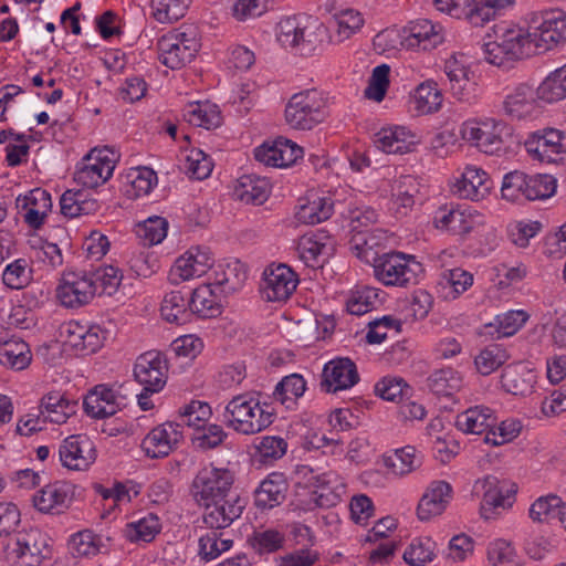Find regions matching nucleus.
Segmentation results:
<instances>
[{
  "label": "nucleus",
  "mask_w": 566,
  "mask_h": 566,
  "mask_svg": "<svg viewBox=\"0 0 566 566\" xmlns=\"http://www.w3.org/2000/svg\"><path fill=\"white\" fill-rule=\"evenodd\" d=\"M493 32L494 39L483 44L484 56L490 64L505 66L510 62L538 54L531 28L500 23L494 25Z\"/></svg>",
  "instance_id": "nucleus-1"
},
{
  "label": "nucleus",
  "mask_w": 566,
  "mask_h": 566,
  "mask_svg": "<svg viewBox=\"0 0 566 566\" xmlns=\"http://www.w3.org/2000/svg\"><path fill=\"white\" fill-rule=\"evenodd\" d=\"M274 421L273 411L262 406L250 392L234 396L226 406L223 422L241 434H254L266 429Z\"/></svg>",
  "instance_id": "nucleus-2"
},
{
  "label": "nucleus",
  "mask_w": 566,
  "mask_h": 566,
  "mask_svg": "<svg viewBox=\"0 0 566 566\" xmlns=\"http://www.w3.org/2000/svg\"><path fill=\"white\" fill-rule=\"evenodd\" d=\"M328 116V94L316 88L295 93L285 106L286 123L294 129L311 130Z\"/></svg>",
  "instance_id": "nucleus-3"
},
{
  "label": "nucleus",
  "mask_w": 566,
  "mask_h": 566,
  "mask_svg": "<svg viewBox=\"0 0 566 566\" xmlns=\"http://www.w3.org/2000/svg\"><path fill=\"white\" fill-rule=\"evenodd\" d=\"M374 275L385 286L408 287L418 282L422 265L413 255L402 252H384L373 265Z\"/></svg>",
  "instance_id": "nucleus-4"
},
{
  "label": "nucleus",
  "mask_w": 566,
  "mask_h": 566,
  "mask_svg": "<svg viewBox=\"0 0 566 566\" xmlns=\"http://www.w3.org/2000/svg\"><path fill=\"white\" fill-rule=\"evenodd\" d=\"M156 45L158 60L171 70H179L190 63L200 49L193 30L180 29L161 35Z\"/></svg>",
  "instance_id": "nucleus-5"
},
{
  "label": "nucleus",
  "mask_w": 566,
  "mask_h": 566,
  "mask_svg": "<svg viewBox=\"0 0 566 566\" xmlns=\"http://www.w3.org/2000/svg\"><path fill=\"white\" fill-rule=\"evenodd\" d=\"M50 556L48 537L39 528L19 532L7 547L11 566H40Z\"/></svg>",
  "instance_id": "nucleus-6"
},
{
  "label": "nucleus",
  "mask_w": 566,
  "mask_h": 566,
  "mask_svg": "<svg viewBox=\"0 0 566 566\" xmlns=\"http://www.w3.org/2000/svg\"><path fill=\"white\" fill-rule=\"evenodd\" d=\"M234 474L227 468H217L212 463L202 467L195 475L190 491L197 504L235 494L232 490Z\"/></svg>",
  "instance_id": "nucleus-7"
},
{
  "label": "nucleus",
  "mask_w": 566,
  "mask_h": 566,
  "mask_svg": "<svg viewBox=\"0 0 566 566\" xmlns=\"http://www.w3.org/2000/svg\"><path fill=\"white\" fill-rule=\"evenodd\" d=\"M117 157L108 147L92 149L78 164L74 180L90 189L104 185L113 176Z\"/></svg>",
  "instance_id": "nucleus-8"
},
{
  "label": "nucleus",
  "mask_w": 566,
  "mask_h": 566,
  "mask_svg": "<svg viewBox=\"0 0 566 566\" xmlns=\"http://www.w3.org/2000/svg\"><path fill=\"white\" fill-rule=\"evenodd\" d=\"M537 53H544L566 42V12L559 9L543 11L531 20Z\"/></svg>",
  "instance_id": "nucleus-9"
},
{
  "label": "nucleus",
  "mask_w": 566,
  "mask_h": 566,
  "mask_svg": "<svg viewBox=\"0 0 566 566\" xmlns=\"http://www.w3.org/2000/svg\"><path fill=\"white\" fill-rule=\"evenodd\" d=\"M505 124L495 118L468 119L460 127V136L470 145L488 155H494L502 150V132Z\"/></svg>",
  "instance_id": "nucleus-10"
},
{
  "label": "nucleus",
  "mask_w": 566,
  "mask_h": 566,
  "mask_svg": "<svg viewBox=\"0 0 566 566\" xmlns=\"http://www.w3.org/2000/svg\"><path fill=\"white\" fill-rule=\"evenodd\" d=\"M93 281L87 271H65L55 290L57 301L66 308L87 305L96 294Z\"/></svg>",
  "instance_id": "nucleus-11"
},
{
  "label": "nucleus",
  "mask_w": 566,
  "mask_h": 566,
  "mask_svg": "<svg viewBox=\"0 0 566 566\" xmlns=\"http://www.w3.org/2000/svg\"><path fill=\"white\" fill-rule=\"evenodd\" d=\"M400 44L415 52H429L444 42L443 27L429 19L420 18L409 21L400 31Z\"/></svg>",
  "instance_id": "nucleus-12"
},
{
  "label": "nucleus",
  "mask_w": 566,
  "mask_h": 566,
  "mask_svg": "<svg viewBox=\"0 0 566 566\" xmlns=\"http://www.w3.org/2000/svg\"><path fill=\"white\" fill-rule=\"evenodd\" d=\"M443 72L448 77L449 90L459 102L473 105L478 103L480 94L476 83L472 78V71L463 54H452L444 61Z\"/></svg>",
  "instance_id": "nucleus-13"
},
{
  "label": "nucleus",
  "mask_w": 566,
  "mask_h": 566,
  "mask_svg": "<svg viewBox=\"0 0 566 566\" xmlns=\"http://www.w3.org/2000/svg\"><path fill=\"white\" fill-rule=\"evenodd\" d=\"M484 223V217L473 207L444 206L433 216V224L438 230L453 235L463 237Z\"/></svg>",
  "instance_id": "nucleus-14"
},
{
  "label": "nucleus",
  "mask_w": 566,
  "mask_h": 566,
  "mask_svg": "<svg viewBox=\"0 0 566 566\" xmlns=\"http://www.w3.org/2000/svg\"><path fill=\"white\" fill-rule=\"evenodd\" d=\"M184 426L166 421L154 427L142 440L140 448L149 459H163L172 453L184 440Z\"/></svg>",
  "instance_id": "nucleus-15"
},
{
  "label": "nucleus",
  "mask_w": 566,
  "mask_h": 566,
  "mask_svg": "<svg viewBox=\"0 0 566 566\" xmlns=\"http://www.w3.org/2000/svg\"><path fill=\"white\" fill-rule=\"evenodd\" d=\"M300 279L285 263H272L263 272L262 294L268 302L287 301L295 292Z\"/></svg>",
  "instance_id": "nucleus-16"
},
{
  "label": "nucleus",
  "mask_w": 566,
  "mask_h": 566,
  "mask_svg": "<svg viewBox=\"0 0 566 566\" xmlns=\"http://www.w3.org/2000/svg\"><path fill=\"white\" fill-rule=\"evenodd\" d=\"M168 369L165 355L157 350H149L137 357L134 377L146 390L159 392L167 382Z\"/></svg>",
  "instance_id": "nucleus-17"
},
{
  "label": "nucleus",
  "mask_w": 566,
  "mask_h": 566,
  "mask_svg": "<svg viewBox=\"0 0 566 566\" xmlns=\"http://www.w3.org/2000/svg\"><path fill=\"white\" fill-rule=\"evenodd\" d=\"M277 42L300 55H312L316 49L315 34L306 25H302L296 17L281 19L275 29Z\"/></svg>",
  "instance_id": "nucleus-18"
},
{
  "label": "nucleus",
  "mask_w": 566,
  "mask_h": 566,
  "mask_svg": "<svg viewBox=\"0 0 566 566\" xmlns=\"http://www.w3.org/2000/svg\"><path fill=\"white\" fill-rule=\"evenodd\" d=\"M198 505L203 507V524L208 528L222 531L238 520L245 507L244 501L237 493Z\"/></svg>",
  "instance_id": "nucleus-19"
},
{
  "label": "nucleus",
  "mask_w": 566,
  "mask_h": 566,
  "mask_svg": "<svg viewBox=\"0 0 566 566\" xmlns=\"http://www.w3.org/2000/svg\"><path fill=\"white\" fill-rule=\"evenodd\" d=\"M62 465L69 470L85 471L96 460L93 441L84 434H73L63 440L59 448Z\"/></svg>",
  "instance_id": "nucleus-20"
},
{
  "label": "nucleus",
  "mask_w": 566,
  "mask_h": 566,
  "mask_svg": "<svg viewBox=\"0 0 566 566\" xmlns=\"http://www.w3.org/2000/svg\"><path fill=\"white\" fill-rule=\"evenodd\" d=\"M62 334L65 343L83 355L96 353L106 338V332L99 325H87L77 321L66 323Z\"/></svg>",
  "instance_id": "nucleus-21"
},
{
  "label": "nucleus",
  "mask_w": 566,
  "mask_h": 566,
  "mask_svg": "<svg viewBox=\"0 0 566 566\" xmlns=\"http://www.w3.org/2000/svg\"><path fill=\"white\" fill-rule=\"evenodd\" d=\"M212 256L208 249L191 248L179 256L170 270L169 280L174 284L200 277L212 268Z\"/></svg>",
  "instance_id": "nucleus-22"
},
{
  "label": "nucleus",
  "mask_w": 566,
  "mask_h": 566,
  "mask_svg": "<svg viewBox=\"0 0 566 566\" xmlns=\"http://www.w3.org/2000/svg\"><path fill=\"white\" fill-rule=\"evenodd\" d=\"M322 377V387L327 392L349 389L359 381L357 367L347 357H337L326 363Z\"/></svg>",
  "instance_id": "nucleus-23"
},
{
  "label": "nucleus",
  "mask_w": 566,
  "mask_h": 566,
  "mask_svg": "<svg viewBox=\"0 0 566 566\" xmlns=\"http://www.w3.org/2000/svg\"><path fill=\"white\" fill-rule=\"evenodd\" d=\"M303 156V149L285 138L265 142L254 149V158L272 167H287Z\"/></svg>",
  "instance_id": "nucleus-24"
},
{
  "label": "nucleus",
  "mask_w": 566,
  "mask_h": 566,
  "mask_svg": "<svg viewBox=\"0 0 566 566\" xmlns=\"http://www.w3.org/2000/svg\"><path fill=\"white\" fill-rule=\"evenodd\" d=\"M492 182L486 171L475 165H467L452 187L453 193L463 199L479 201L491 190Z\"/></svg>",
  "instance_id": "nucleus-25"
},
{
  "label": "nucleus",
  "mask_w": 566,
  "mask_h": 566,
  "mask_svg": "<svg viewBox=\"0 0 566 566\" xmlns=\"http://www.w3.org/2000/svg\"><path fill=\"white\" fill-rule=\"evenodd\" d=\"M538 101L536 91L526 83L511 88L503 99V111L511 119H524L537 113Z\"/></svg>",
  "instance_id": "nucleus-26"
},
{
  "label": "nucleus",
  "mask_w": 566,
  "mask_h": 566,
  "mask_svg": "<svg viewBox=\"0 0 566 566\" xmlns=\"http://www.w3.org/2000/svg\"><path fill=\"white\" fill-rule=\"evenodd\" d=\"M333 210L334 201L331 197L311 190L298 199L295 218L303 224H317L329 219Z\"/></svg>",
  "instance_id": "nucleus-27"
},
{
  "label": "nucleus",
  "mask_w": 566,
  "mask_h": 566,
  "mask_svg": "<svg viewBox=\"0 0 566 566\" xmlns=\"http://www.w3.org/2000/svg\"><path fill=\"white\" fill-rule=\"evenodd\" d=\"M563 133L548 128L542 133L533 134L526 142L527 153L541 163H555L557 156L564 151Z\"/></svg>",
  "instance_id": "nucleus-28"
},
{
  "label": "nucleus",
  "mask_w": 566,
  "mask_h": 566,
  "mask_svg": "<svg viewBox=\"0 0 566 566\" xmlns=\"http://www.w3.org/2000/svg\"><path fill=\"white\" fill-rule=\"evenodd\" d=\"M34 507L42 513L60 514L72 501L69 484L56 481L44 485L32 497Z\"/></svg>",
  "instance_id": "nucleus-29"
},
{
  "label": "nucleus",
  "mask_w": 566,
  "mask_h": 566,
  "mask_svg": "<svg viewBox=\"0 0 566 566\" xmlns=\"http://www.w3.org/2000/svg\"><path fill=\"white\" fill-rule=\"evenodd\" d=\"M388 238L381 229L370 231H358L350 239L352 252L361 261L371 266L381 258Z\"/></svg>",
  "instance_id": "nucleus-30"
},
{
  "label": "nucleus",
  "mask_w": 566,
  "mask_h": 566,
  "mask_svg": "<svg viewBox=\"0 0 566 566\" xmlns=\"http://www.w3.org/2000/svg\"><path fill=\"white\" fill-rule=\"evenodd\" d=\"M452 486L446 481H432L422 495L417 514L421 521H428L440 515L452 499Z\"/></svg>",
  "instance_id": "nucleus-31"
},
{
  "label": "nucleus",
  "mask_w": 566,
  "mask_h": 566,
  "mask_svg": "<svg viewBox=\"0 0 566 566\" xmlns=\"http://www.w3.org/2000/svg\"><path fill=\"white\" fill-rule=\"evenodd\" d=\"M373 142L384 153L400 155L412 151L417 144L416 135L402 126L381 128Z\"/></svg>",
  "instance_id": "nucleus-32"
},
{
  "label": "nucleus",
  "mask_w": 566,
  "mask_h": 566,
  "mask_svg": "<svg viewBox=\"0 0 566 566\" xmlns=\"http://www.w3.org/2000/svg\"><path fill=\"white\" fill-rule=\"evenodd\" d=\"M85 412L92 418H107L119 410L118 394L107 385H97L83 401Z\"/></svg>",
  "instance_id": "nucleus-33"
},
{
  "label": "nucleus",
  "mask_w": 566,
  "mask_h": 566,
  "mask_svg": "<svg viewBox=\"0 0 566 566\" xmlns=\"http://www.w3.org/2000/svg\"><path fill=\"white\" fill-rule=\"evenodd\" d=\"M494 411L483 405L473 406L455 417V427L467 434L488 433L496 424Z\"/></svg>",
  "instance_id": "nucleus-34"
},
{
  "label": "nucleus",
  "mask_w": 566,
  "mask_h": 566,
  "mask_svg": "<svg viewBox=\"0 0 566 566\" xmlns=\"http://www.w3.org/2000/svg\"><path fill=\"white\" fill-rule=\"evenodd\" d=\"M289 490V483L283 473L269 474L255 490L254 503L261 510H270L281 505Z\"/></svg>",
  "instance_id": "nucleus-35"
},
{
  "label": "nucleus",
  "mask_w": 566,
  "mask_h": 566,
  "mask_svg": "<svg viewBox=\"0 0 566 566\" xmlns=\"http://www.w3.org/2000/svg\"><path fill=\"white\" fill-rule=\"evenodd\" d=\"M77 406V401L69 398L65 394L52 391L41 399L40 412L44 420L62 424L76 413Z\"/></svg>",
  "instance_id": "nucleus-36"
},
{
  "label": "nucleus",
  "mask_w": 566,
  "mask_h": 566,
  "mask_svg": "<svg viewBox=\"0 0 566 566\" xmlns=\"http://www.w3.org/2000/svg\"><path fill=\"white\" fill-rule=\"evenodd\" d=\"M212 280L209 284L220 290V293H233L239 290L248 277L244 265L234 260L227 263H218L212 265Z\"/></svg>",
  "instance_id": "nucleus-37"
},
{
  "label": "nucleus",
  "mask_w": 566,
  "mask_h": 566,
  "mask_svg": "<svg viewBox=\"0 0 566 566\" xmlns=\"http://www.w3.org/2000/svg\"><path fill=\"white\" fill-rule=\"evenodd\" d=\"M182 117L190 125L206 129L217 128L222 123L221 111L209 101L187 104L182 109Z\"/></svg>",
  "instance_id": "nucleus-38"
},
{
  "label": "nucleus",
  "mask_w": 566,
  "mask_h": 566,
  "mask_svg": "<svg viewBox=\"0 0 566 566\" xmlns=\"http://www.w3.org/2000/svg\"><path fill=\"white\" fill-rule=\"evenodd\" d=\"M306 381L300 374H291L279 381L273 390L272 398L287 410H295L298 400L304 396Z\"/></svg>",
  "instance_id": "nucleus-39"
},
{
  "label": "nucleus",
  "mask_w": 566,
  "mask_h": 566,
  "mask_svg": "<svg viewBox=\"0 0 566 566\" xmlns=\"http://www.w3.org/2000/svg\"><path fill=\"white\" fill-rule=\"evenodd\" d=\"M535 375L524 364L509 365L501 375L502 387L512 395L525 396L532 392Z\"/></svg>",
  "instance_id": "nucleus-40"
},
{
  "label": "nucleus",
  "mask_w": 566,
  "mask_h": 566,
  "mask_svg": "<svg viewBox=\"0 0 566 566\" xmlns=\"http://www.w3.org/2000/svg\"><path fill=\"white\" fill-rule=\"evenodd\" d=\"M109 538L95 534L91 530H83L73 534L69 541V548L74 556L92 557L106 553L109 547Z\"/></svg>",
  "instance_id": "nucleus-41"
},
{
  "label": "nucleus",
  "mask_w": 566,
  "mask_h": 566,
  "mask_svg": "<svg viewBox=\"0 0 566 566\" xmlns=\"http://www.w3.org/2000/svg\"><path fill=\"white\" fill-rule=\"evenodd\" d=\"M271 186L266 178L244 175L238 179L234 195L245 203L262 205L270 196Z\"/></svg>",
  "instance_id": "nucleus-42"
},
{
  "label": "nucleus",
  "mask_w": 566,
  "mask_h": 566,
  "mask_svg": "<svg viewBox=\"0 0 566 566\" xmlns=\"http://www.w3.org/2000/svg\"><path fill=\"white\" fill-rule=\"evenodd\" d=\"M328 237L324 233L308 232L302 235L296 245L300 260L306 266L318 268L321 265L319 258L326 254Z\"/></svg>",
  "instance_id": "nucleus-43"
},
{
  "label": "nucleus",
  "mask_w": 566,
  "mask_h": 566,
  "mask_svg": "<svg viewBox=\"0 0 566 566\" xmlns=\"http://www.w3.org/2000/svg\"><path fill=\"white\" fill-rule=\"evenodd\" d=\"M161 317L177 325L185 324L191 316L189 300L181 291L165 294L160 305Z\"/></svg>",
  "instance_id": "nucleus-44"
},
{
  "label": "nucleus",
  "mask_w": 566,
  "mask_h": 566,
  "mask_svg": "<svg viewBox=\"0 0 566 566\" xmlns=\"http://www.w3.org/2000/svg\"><path fill=\"white\" fill-rule=\"evenodd\" d=\"M232 545L233 539L229 535V532L209 528V531L199 538V556L203 560L210 562L229 551Z\"/></svg>",
  "instance_id": "nucleus-45"
},
{
  "label": "nucleus",
  "mask_w": 566,
  "mask_h": 566,
  "mask_svg": "<svg viewBox=\"0 0 566 566\" xmlns=\"http://www.w3.org/2000/svg\"><path fill=\"white\" fill-rule=\"evenodd\" d=\"M537 98L544 103H556L566 98V63L551 72L536 88Z\"/></svg>",
  "instance_id": "nucleus-46"
},
{
  "label": "nucleus",
  "mask_w": 566,
  "mask_h": 566,
  "mask_svg": "<svg viewBox=\"0 0 566 566\" xmlns=\"http://www.w3.org/2000/svg\"><path fill=\"white\" fill-rule=\"evenodd\" d=\"M160 530L159 517L154 513H148L139 520L126 524L124 533L129 542L150 543L160 533Z\"/></svg>",
  "instance_id": "nucleus-47"
},
{
  "label": "nucleus",
  "mask_w": 566,
  "mask_h": 566,
  "mask_svg": "<svg viewBox=\"0 0 566 566\" xmlns=\"http://www.w3.org/2000/svg\"><path fill=\"white\" fill-rule=\"evenodd\" d=\"M463 385L461 374L453 368L434 370L427 378L428 388L437 396H451L459 391Z\"/></svg>",
  "instance_id": "nucleus-48"
},
{
  "label": "nucleus",
  "mask_w": 566,
  "mask_h": 566,
  "mask_svg": "<svg viewBox=\"0 0 566 566\" xmlns=\"http://www.w3.org/2000/svg\"><path fill=\"white\" fill-rule=\"evenodd\" d=\"M565 504L555 494H548L535 500L528 510L530 518L535 523H549L558 517L560 520Z\"/></svg>",
  "instance_id": "nucleus-49"
},
{
  "label": "nucleus",
  "mask_w": 566,
  "mask_h": 566,
  "mask_svg": "<svg viewBox=\"0 0 566 566\" xmlns=\"http://www.w3.org/2000/svg\"><path fill=\"white\" fill-rule=\"evenodd\" d=\"M211 286V284H205L193 290L191 297L188 298L191 314L205 318L220 314V305Z\"/></svg>",
  "instance_id": "nucleus-50"
},
{
  "label": "nucleus",
  "mask_w": 566,
  "mask_h": 566,
  "mask_svg": "<svg viewBox=\"0 0 566 566\" xmlns=\"http://www.w3.org/2000/svg\"><path fill=\"white\" fill-rule=\"evenodd\" d=\"M31 359L29 345L22 339L11 338V342L0 349V364L14 370L27 368Z\"/></svg>",
  "instance_id": "nucleus-51"
},
{
  "label": "nucleus",
  "mask_w": 566,
  "mask_h": 566,
  "mask_svg": "<svg viewBox=\"0 0 566 566\" xmlns=\"http://www.w3.org/2000/svg\"><path fill=\"white\" fill-rule=\"evenodd\" d=\"M485 492L483 494L480 514L484 520H491L495 515L497 509H506L512 505L511 496L504 495L497 488L495 479H485Z\"/></svg>",
  "instance_id": "nucleus-52"
},
{
  "label": "nucleus",
  "mask_w": 566,
  "mask_h": 566,
  "mask_svg": "<svg viewBox=\"0 0 566 566\" xmlns=\"http://www.w3.org/2000/svg\"><path fill=\"white\" fill-rule=\"evenodd\" d=\"M385 463L392 473L406 475L421 465V458L415 447L406 446L397 449L392 455L387 457Z\"/></svg>",
  "instance_id": "nucleus-53"
},
{
  "label": "nucleus",
  "mask_w": 566,
  "mask_h": 566,
  "mask_svg": "<svg viewBox=\"0 0 566 566\" xmlns=\"http://www.w3.org/2000/svg\"><path fill=\"white\" fill-rule=\"evenodd\" d=\"M415 108L420 114L437 112L442 103V95L433 81H427L417 86L413 95Z\"/></svg>",
  "instance_id": "nucleus-54"
},
{
  "label": "nucleus",
  "mask_w": 566,
  "mask_h": 566,
  "mask_svg": "<svg viewBox=\"0 0 566 566\" xmlns=\"http://www.w3.org/2000/svg\"><path fill=\"white\" fill-rule=\"evenodd\" d=\"M192 0H151L153 17L159 23H172L181 19Z\"/></svg>",
  "instance_id": "nucleus-55"
},
{
  "label": "nucleus",
  "mask_w": 566,
  "mask_h": 566,
  "mask_svg": "<svg viewBox=\"0 0 566 566\" xmlns=\"http://www.w3.org/2000/svg\"><path fill=\"white\" fill-rule=\"evenodd\" d=\"M379 290L371 286H360L352 291L346 301L347 311L353 315H364L379 303Z\"/></svg>",
  "instance_id": "nucleus-56"
},
{
  "label": "nucleus",
  "mask_w": 566,
  "mask_h": 566,
  "mask_svg": "<svg viewBox=\"0 0 566 566\" xmlns=\"http://www.w3.org/2000/svg\"><path fill=\"white\" fill-rule=\"evenodd\" d=\"M509 359V354L504 347L499 344H491L480 350L474 359L478 371L488 376L500 368Z\"/></svg>",
  "instance_id": "nucleus-57"
},
{
  "label": "nucleus",
  "mask_w": 566,
  "mask_h": 566,
  "mask_svg": "<svg viewBox=\"0 0 566 566\" xmlns=\"http://www.w3.org/2000/svg\"><path fill=\"white\" fill-rule=\"evenodd\" d=\"M3 284L11 290H22L32 282V269L25 259L9 263L2 273Z\"/></svg>",
  "instance_id": "nucleus-58"
},
{
  "label": "nucleus",
  "mask_w": 566,
  "mask_h": 566,
  "mask_svg": "<svg viewBox=\"0 0 566 566\" xmlns=\"http://www.w3.org/2000/svg\"><path fill=\"white\" fill-rule=\"evenodd\" d=\"M38 201H43V207L50 206V195L42 189H34L23 198L22 207L27 210L24 213V221L33 229H39L46 217L45 211H40L35 208Z\"/></svg>",
  "instance_id": "nucleus-59"
},
{
  "label": "nucleus",
  "mask_w": 566,
  "mask_h": 566,
  "mask_svg": "<svg viewBox=\"0 0 566 566\" xmlns=\"http://www.w3.org/2000/svg\"><path fill=\"white\" fill-rule=\"evenodd\" d=\"M434 545L429 537L413 539L403 553L405 562L411 566H424L434 557Z\"/></svg>",
  "instance_id": "nucleus-60"
},
{
  "label": "nucleus",
  "mask_w": 566,
  "mask_h": 566,
  "mask_svg": "<svg viewBox=\"0 0 566 566\" xmlns=\"http://www.w3.org/2000/svg\"><path fill=\"white\" fill-rule=\"evenodd\" d=\"M211 416V407L203 401L191 400L179 409V417L182 423L200 430Z\"/></svg>",
  "instance_id": "nucleus-61"
},
{
  "label": "nucleus",
  "mask_w": 566,
  "mask_h": 566,
  "mask_svg": "<svg viewBox=\"0 0 566 566\" xmlns=\"http://www.w3.org/2000/svg\"><path fill=\"white\" fill-rule=\"evenodd\" d=\"M488 558L492 566H523L512 544L501 538L489 545Z\"/></svg>",
  "instance_id": "nucleus-62"
},
{
  "label": "nucleus",
  "mask_w": 566,
  "mask_h": 566,
  "mask_svg": "<svg viewBox=\"0 0 566 566\" xmlns=\"http://www.w3.org/2000/svg\"><path fill=\"white\" fill-rule=\"evenodd\" d=\"M168 222L161 217H150L136 229L137 235L144 241L145 245H155L160 243L167 235Z\"/></svg>",
  "instance_id": "nucleus-63"
},
{
  "label": "nucleus",
  "mask_w": 566,
  "mask_h": 566,
  "mask_svg": "<svg viewBox=\"0 0 566 566\" xmlns=\"http://www.w3.org/2000/svg\"><path fill=\"white\" fill-rule=\"evenodd\" d=\"M401 325V321L391 315L375 318L367 324L366 340L368 344H381L387 338L389 331L400 333Z\"/></svg>",
  "instance_id": "nucleus-64"
}]
</instances>
